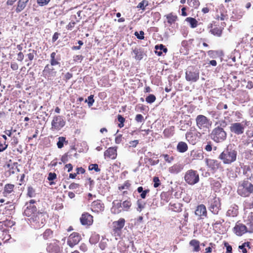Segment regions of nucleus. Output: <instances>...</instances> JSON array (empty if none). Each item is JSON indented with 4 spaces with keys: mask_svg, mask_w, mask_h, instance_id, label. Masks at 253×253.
<instances>
[{
    "mask_svg": "<svg viewBox=\"0 0 253 253\" xmlns=\"http://www.w3.org/2000/svg\"><path fill=\"white\" fill-rule=\"evenodd\" d=\"M237 151L231 144L228 145L220 154L218 158L224 164H231L236 161Z\"/></svg>",
    "mask_w": 253,
    "mask_h": 253,
    "instance_id": "nucleus-1",
    "label": "nucleus"
},
{
    "mask_svg": "<svg viewBox=\"0 0 253 253\" xmlns=\"http://www.w3.org/2000/svg\"><path fill=\"white\" fill-rule=\"evenodd\" d=\"M239 195L248 197L253 192V185L248 180H243L239 183L237 190Z\"/></svg>",
    "mask_w": 253,
    "mask_h": 253,
    "instance_id": "nucleus-2",
    "label": "nucleus"
},
{
    "mask_svg": "<svg viewBox=\"0 0 253 253\" xmlns=\"http://www.w3.org/2000/svg\"><path fill=\"white\" fill-rule=\"evenodd\" d=\"M47 215L45 213L38 212L29 219L31 224L36 228H40L44 226Z\"/></svg>",
    "mask_w": 253,
    "mask_h": 253,
    "instance_id": "nucleus-3",
    "label": "nucleus"
},
{
    "mask_svg": "<svg viewBox=\"0 0 253 253\" xmlns=\"http://www.w3.org/2000/svg\"><path fill=\"white\" fill-rule=\"evenodd\" d=\"M227 137L226 132L223 128L218 126L215 127L211 131V138L214 142L220 143L224 141Z\"/></svg>",
    "mask_w": 253,
    "mask_h": 253,
    "instance_id": "nucleus-4",
    "label": "nucleus"
},
{
    "mask_svg": "<svg viewBox=\"0 0 253 253\" xmlns=\"http://www.w3.org/2000/svg\"><path fill=\"white\" fill-rule=\"evenodd\" d=\"M221 204L219 198L211 196L208 200V208L214 214H217L220 210Z\"/></svg>",
    "mask_w": 253,
    "mask_h": 253,
    "instance_id": "nucleus-5",
    "label": "nucleus"
},
{
    "mask_svg": "<svg viewBox=\"0 0 253 253\" xmlns=\"http://www.w3.org/2000/svg\"><path fill=\"white\" fill-rule=\"evenodd\" d=\"M196 126L201 130L206 131L211 126L210 120L206 116L199 115L196 118Z\"/></svg>",
    "mask_w": 253,
    "mask_h": 253,
    "instance_id": "nucleus-6",
    "label": "nucleus"
},
{
    "mask_svg": "<svg viewBox=\"0 0 253 253\" xmlns=\"http://www.w3.org/2000/svg\"><path fill=\"white\" fill-rule=\"evenodd\" d=\"M184 180L189 185H194L199 181V175L196 170H187L184 175Z\"/></svg>",
    "mask_w": 253,
    "mask_h": 253,
    "instance_id": "nucleus-7",
    "label": "nucleus"
},
{
    "mask_svg": "<svg viewBox=\"0 0 253 253\" xmlns=\"http://www.w3.org/2000/svg\"><path fill=\"white\" fill-rule=\"evenodd\" d=\"M66 122L63 117L61 116H55L53 117L51 122V127L50 129L53 131H57L65 125Z\"/></svg>",
    "mask_w": 253,
    "mask_h": 253,
    "instance_id": "nucleus-8",
    "label": "nucleus"
},
{
    "mask_svg": "<svg viewBox=\"0 0 253 253\" xmlns=\"http://www.w3.org/2000/svg\"><path fill=\"white\" fill-rule=\"evenodd\" d=\"M185 79L189 82H196L199 79V70L188 69L185 73Z\"/></svg>",
    "mask_w": 253,
    "mask_h": 253,
    "instance_id": "nucleus-9",
    "label": "nucleus"
},
{
    "mask_svg": "<svg viewBox=\"0 0 253 253\" xmlns=\"http://www.w3.org/2000/svg\"><path fill=\"white\" fill-rule=\"evenodd\" d=\"M57 71L56 69L51 65H46L43 70V74L48 80H51L56 76Z\"/></svg>",
    "mask_w": 253,
    "mask_h": 253,
    "instance_id": "nucleus-10",
    "label": "nucleus"
},
{
    "mask_svg": "<svg viewBox=\"0 0 253 253\" xmlns=\"http://www.w3.org/2000/svg\"><path fill=\"white\" fill-rule=\"evenodd\" d=\"M233 232L236 235L241 236L245 233L249 232V228L238 222L233 228Z\"/></svg>",
    "mask_w": 253,
    "mask_h": 253,
    "instance_id": "nucleus-11",
    "label": "nucleus"
},
{
    "mask_svg": "<svg viewBox=\"0 0 253 253\" xmlns=\"http://www.w3.org/2000/svg\"><path fill=\"white\" fill-rule=\"evenodd\" d=\"M81 240V237L79 233L73 232L68 237L67 244L69 247L73 248L77 245Z\"/></svg>",
    "mask_w": 253,
    "mask_h": 253,
    "instance_id": "nucleus-12",
    "label": "nucleus"
},
{
    "mask_svg": "<svg viewBox=\"0 0 253 253\" xmlns=\"http://www.w3.org/2000/svg\"><path fill=\"white\" fill-rule=\"evenodd\" d=\"M230 129L232 132L239 135L244 132L245 126L240 123H235L231 124Z\"/></svg>",
    "mask_w": 253,
    "mask_h": 253,
    "instance_id": "nucleus-13",
    "label": "nucleus"
},
{
    "mask_svg": "<svg viewBox=\"0 0 253 253\" xmlns=\"http://www.w3.org/2000/svg\"><path fill=\"white\" fill-rule=\"evenodd\" d=\"M82 224L84 225H90L93 222V216L88 213H84L80 218Z\"/></svg>",
    "mask_w": 253,
    "mask_h": 253,
    "instance_id": "nucleus-14",
    "label": "nucleus"
},
{
    "mask_svg": "<svg viewBox=\"0 0 253 253\" xmlns=\"http://www.w3.org/2000/svg\"><path fill=\"white\" fill-rule=\"evenodd\" d=\"M91 210L96 212L102 211L104 209V206L103 203L100 200L93 201L91 205Z\"/></svg>",
    "mask_w": 253,
    "mask_h": 253,
    "instance_id": "nucleus-15",
    "label": "nucleus"
},
{
    "mask_svg": "<svg viewBox=\"0 0 253 253\" xmlns=\"http://www.w3.org/2000/svg\"><path fill=\"white\" fill-rule=\"evenodd\" d=\"M113 206L111 209V212L114 214H118L123 210L122 203L119 200H115L113 201Z\"/></svg>",
    "mask_w": 253,
    "mask_h": 253,
    "instance_id": "nucleus-16",
    "label": "nucleus"
},
{
    "mask_svg": "<svg viewBox=\"0 0 253 253\" xmlns=\"http://www.w3.org/2000/svg\"><path fill=\"white\" fill-rule=\"evenodd\" d=\"M206 163L209 168L213 170L217 169L220 166V163L217 160L211 159H206Z\"/></svg>",
    "mask_w": 253,
    "mask_h": 253,
    "instance_id": "nucleus-17",
    "label": "nucleus"
},
{
    "mask_svg": "<svg viewBox=\"0 0 253 253\" xmlns=\"http://www.w3.org/2000/svg\"><path fill=\"white\" fill-rule=\"evenodd\" d=\"M195 213L196 215L200 217H207V211L206 206L203 204L198 206L195 211Z\"/></svg>",
    "mask_w": 253,
    "mask_h": 253,
    "instance_id": "nucleus-18",
    "label": "nucleus"
},
{
    "mask_svg": "<svg viewBox=\"0 0 253 253\" xmlns=\"http://www.w3.org/2000/svg\"><path fill=\"white\" fill-rule=\"evenodd\" d=\"M183 167L182 164H175L169 168V171L171 174H176L182 170Z\"/></svg>",
    "mask_w": 253,
    "mask_h": 253,
    "instance_id": "nucleus-19",
    "label": "nucleus"
},
{
    "mask_svg": "<svg viewBox=\"0 0 253 253\" xmlns=\"http://www.w3.org/2000/svg\"><path fill=\"white\" fill-rule=\"evenodd\" d=\"M133 57L136 60H141L145 55L143 50L140 48H135L132 50Z\"/></svg>",
    "mask_w": 253,
    "mask_h": 253,
    "instance_id": "nucleus-20",
    "label": "nucleus"
},
{
    "mask_svg": "<svg viewBox=\"0 0 253 253\" xmlns=\"http://www.w3.org/2000/svg\"><path fill=\"white\" fill-rule=\"evenodd\" d=\"M125 220L124 218H120L118 221L113 222L114 230L117 232L120 231L125 225Z\"/></svg>",
    "mask_w": 253,
    "mask_h": 253,
    "instance_id": "nucleus-21",
    "label": "nucleus"
},
{
    "mask_svg": "<svg viewBox=\"0 0 253 253\" xmlns=\"http://www.w3.org/2000/svg\"><path fill=\"white\" fill-rule=\"evenodd\" d=\"M26 208L24 210V214L28 217H31L33 214H36L37 212V208L36 206H26Z\"/></svg>",
    "mask_w": 253,
    "mask_h": 253,
    "instance_id": "nucleus-22",
    "label": "nucleus"
},
{
    "mask_svg": "<svg viewBox=\"0 0 253 253\" xmlns=\"http://www.w3.org/2000/svg\"><path fill=\"white\" fill-rule=\"evenodd\" d=\"M238 214V206L236 205L230 207L226 212V216L229 217H235Z\"/></svg>",
    "mask_w": 253,
    "mask_h": 253,
    "instance_id": "nucleus-23",
    "label": "nucleus"
},
{
    "mask_svg": "<svg viewBox=\"0 0 253 253\" xmlns=\"http://www.w3.org/2000/svg\"><path fill=\"white\" fill-rule=\"evenodd\" d=\"M117 156V150L113 147L109 148L104 152V156L112 159H115Z\"/></svg>",
    "mask_w": 253,
    "mask_h": 253,
    "instance_id": "nucleus-24",
    "label": "nucleus"
},
{
    "mask_svg": "<svg viewBox=\"0 0 253 253\" xmlns=\"http://www.w3.org/2000/svg\"><path fill=\"white\" fill-rule=\"evenodd\" d=\"M190 157L192 160H202L203 159L204 156L203 153L200 151L192 150L190 152Z\"/></svg>",
    "mask_w": 253,
    "mask_h": 253,
    "instance_id": "nucleus-25",
    "label": "nucleus"
},
{
    "mask_svg": "<svg viewBox=\"0 0 253 253\" xmlns=\"http://www.w3.org/2000/svg\"><path fill=\"white\" fill-rule=\"evenodd\" d=\"M247 225L249 228V233L253 232V213L249 214L247 219Z\"/></svg>",
    "mask_w": 253,
    "mask_h": 253,
    "instance_id": "nucleus-26",
    "label": "nucleus"
},
{
    "mask_svg": "<svg viewBox=\"0 0 253 253\" xmlns=\"http://www.w3.org/2000/svg\"><path fill=\"white\" fill-rule=\"evenodd\" d=\"M156 51V53L158 56H161L162 54V51L165 53H167L168 49L162 44L159 45H156L155 47Z\"/></svg>",
    "mask_w": 253,
    "mask_h": 253,
    "instance_id": "nucleus-27",
    "label": "nucleus"
},
{
    "mask_svg": "<svg viewBox=\"0 0 253 253\" xmlns=\"http://www.w3.org/2000/svg\"><path fill=\"white\" fill-rule=\"evenodd\" d=\"M177 151L180 153H184L188 149V146L184 142H180L178 143L177 146Z\"/></svg>",
    "mask_w": 253,
    "mask_h": 253,
    "instance_id": "nucleus-28",
    "label": "nucleus"
},
{
    "mask_svg": "<svg viewBox=\"0 0 253 253\" xmlns=\"http://www.w3.org/2000/svg\"><path fill=\"white\" fill-rule=\"evenodd\" d=\"M29 0H19L16 11L18 13L21 11L26 6L27 2Z\"/></svg>",
    "mask_w": 253,
    "mask_h": 253,
    "instance_id": "nucleus-29",
    "label": "nucleus"
},
{
    "mask_svg": "<svg viewBox=\"0 0 253 253\" xmlns=\"http://www.w3.org/2000/svg\"><path fill=\"white\" fill-rule=\"evenodd\" d=\"M37 55V51L34 49H29L28 50V53L26 55V57L28 58V59H26L25 61L27 62L28 60L32 61L35 56Z\"/></svg>",
    "mask_w": 253,
    "mask_h": 253,
    "instance_id": "nucleus-30",
    "label": "nucleus"
},
{
    "mask_svg": "<svg viewBox=\"0 0 253 253\" xmlns=\"http://www.w3.org/2000/svg\"><path fill=\"white\" fill-rule=\"evenodd\" d=\"M189 244L190 246L193 247V251L194 252H199L200 250V242L195 239L192 240L190 243Z\"/></svg>",
    "mask_w": 253,
    "mask_h": 253,
    "instance_id": "nucleus-31",
    "label": "nucleus"
},
{
    "mask_svg": "<svg viewBox=\"0 0 253 253\" xmlns=\"http://www.w3.org/2000/svg\"><path fill=\"white\" fill-rule=\"evenodd\" d=\"M56 53L53 52H52L50 54V64L49 65H51L52 66H55L56 65L60 66V63L59 61L55 58Z\"/></svg>",
    "mask_w": 253,
    "mask_h": 253,
    "instance_id": "nucleus-32",
    "label": "nucleus"
},
{
    "mask_svg": "<svg viewBox=\"0 0 253 253\" xmlns=\"http://www.w3.org/2000/svg\"><path fill=\"white\" fill-rule=\"evenodd\" d=\"M185 21L190 24V27L192 28H195L197 26L198 21L196 19L192 17H187L185 19Z\"/></svg>",
    "mask_w": 253,
    "mask_h": 253,
    "instance_id": "nucleus-33",
    "label": "nucleus"
},
{
    "mask_svg": "<svg viewBox=\"0 0 253 253\" xmlns=\"http://www.w3.org/2000/svg\"><path fill=\"white\" fill-rule=\"evenodd\" d=\"M14 185L11 184H7L5 185L4 187V191L3 192L4 196H6V194L10 193L13 190Z\"/></svg>",
    "mask_w": 253,
    "mask_h": 253,
    "instance_id": "nucleus-34",
    "label": "nucleus"
},
{
    "mask_svg": "<svg viewBox=\"0 0 253 253\" xmlns=\"http://www.w3.org/2000/svg\"><path fill=\"white\" fill-rule=\"evenodd\" d=\"M58 141L57 143V145L58 148L61 149L64 146V143H65L66 144L68 143V141H66V138L63 136L59 137Z\"/></svg>",
    "mask_w": 253,
    "mask_h": 253,
    "instance_id": "nucleus-35",
    "label": "nucleus"
},
{
    "mask_svg": "<svg viewBox=\"0 0 253 253\" xmlns=\"http://www.w3.org/2000/svg\"><path fill=\"white\" fill-rule=\"evenodd\" d=\"M210 32L213 35L219 37L221 36L222 30L219 28H215L211 29Z\"/></svg>",
    "mask_w": 253,
    "mask_h": 253,
    "instance_id": "nucleus-36",
    "label": "nucleus"
},
{
    "mask_svg": "<svg viewBox=\"0 0 253 253\" xmlns=\"http://www.w3.org/2000/svg\"><path fill=\"white\" fill-rule=\"evenodd\" d=\"M177 16L170 13L167 16V19H168V22L170 24L174 23L177 20Z\"/></svg>",
    "mask_w": 253,
    "mask_h": 253,
    "instance_id": "nucleus-37",
    "label": "nucleus"
},
{
    "mask_svg": "<svg viewBox=\"0 0 253 253\" xmlns=\"http://www.w3.org/2000/svg\"><path fill=\"white\" fill-rule=\"evenodd\" d=\"M122 206L125 211H127L131 206V203L130 200H127L123 202Z\"/></svg>",
    "mask_w": 253,
    "mask_h": 253,
    "instance_id": "nucleus-38",
    "label": "nucleus"
},
{
    "mask_svg": "<svg viewBox=\"0 0 253 253\" xmlns=\"http://www.w3.org/2000/svg\"><path fill=\"white\" fill-rule=\"evenodd\" d=\"M189 5L195 8H197L199 6L200 3L198 0H187Z\"/></svg>",
    "mask_w": 253,
    "mask_h": 253,
    "instance_id": "nucleus-39",
    "label": "nucleus"
},
{
    "mask_svg": "<svg viewBox=\"0 0 253 253\" xmlns=\"http://www.w3.org/2000/svg\"><path fill=\"white\" fill-rule=\"evenodd\" d=\"M27 195L30 197H34L36 195L35 190L34 189V188L31 187H28V192H27Z\"/></svg>",
    "mask_w": 253,
    "mask_h": 253,
    "instance_id": "nucleus-40",
    "label": "nucleus"
},
{
    "mask_svg": "<svg viewBox=\"0 0 253 253\" xmlns=\"http://www.w3.org/2000/svg\"><path fill=\"white\" fill-rule=\"evenodd\" d=\"M52 234V231L50 229H47L44 231L42 235L44 239H47L48 238L51 237Z\"/></svg>",
    "mask_w": 253,
    "mask_h": 253,
    "instance_id": "nucleus-41",
    "label": "nucleus"
},
{
    "mask_svg": "<svg viewBox=\"0 0 253 253\" xmlns=\"http://www.w3.org/2000/svg\"><path fill=\"white\" fill-rule=\"evenodd\" d=\"M208 55L211 58H215L218 55L217 51L215 50H209L207 52Z\"/></svg>",
    "mask_w": 253,
    "mask_h": 253,
    "instance_id": "nucleus-42",
    "label": "nucleus"
},
{
    "mask_svg": "<svg viewBox=\"0 0 253 253\" xmlns=\"http://www.w3.org/2000/svg\"><path fill=\"white\" fill-rule=\"evenodd\" d=\"M88 169L89 170H94L96 172H99L100 169L98 168L97 164H90L88 166Z\"/></svg>",
    "mask_w": 253,
    "mask_h": 253,
    "instance_id": "nucleus-43",
    "label": "nucleus"
},
{
    "mask_svg": "<svg viewBox=\"0 0 253 253\" xmlns=\"http://www.w3.org/2000/svg\"><path fill=\"white\" fill-rule=\"evenodd\" d=\"M156 100V97L153 94H150L146 98V101L148 103H152Z\"/></svg>",
    "mask_w": 253,
    "mask_h": 253,
    "instance_id": "nucleus-44",
    "label": "nucleus"
},
{
    "mask_svg": "<svg viewBox=\"0 0 253 253\" xmlns=\"http://www.w3.org/2000/svg\"><path fill=\"white\" fill-rule=\"evenodd\" d=\"M118 120L120 123L118 125V126L120 128L124 126V123L125 121V119L121 115H119L118 116Z\"/></svg>",
    "mask_w": 253,
    "mask_h": 253,
    "instance_id": "nucleus-45",
    "label": "nucleus"
},
{
    "mask_svg": "<svg viewBox=\"0 0 253 253\" xmlns=\"http://www.w3.org/2000/svg\"><path fill=\"white\" fill-rule=\"evenodd\" d=\"M161 156H163L164 158L165 161L169 163H171L172 161L173 160V157L172 156L170 157L168 154H164Z\"/></svg>",
    "mask_w": 253,
    "mask_h": 253,
    "instance_id": "nucleus-46",
    "label": "nucleus"
},
{
    "mask_svg": "<svg viewBox=\"0 0 253 253\" xmlns=\"http://www.w3.org/2000/svg\"><path fill=\"white\" fill-rule=\"evenodd\" d=\"M153 181L154 182V187L155 188H157L161 184V182L158 177H154L153 179Z\"/></svg>",
    "mask_w": 253,
    "mask_h": 253,
    "instance_id": "nucleus-47",
    "label": "nucleus"
},
{
    "mask_svg": "<svg viewBox=\"0 0 253 253\" xmlns=\"http://www.w3.org/2000/svg\"><path fill=\"white\" fill-rule=\"evenodd\" d=\"M148 5V2L146 0H142L137 5V7L141 9H144L145 6Z\"/></svg>",
    "mask_w": 253,
    "mask_h": 253,
    "instance_id": "nucleus-48",
    "label": "nucleus"
},
{
    "mask_svg": "<svg viewBox=\"0 0 253 253\" xmlns=\"http://www.w3.org/2000/svg\"><path fill=\"white\" fill-rule=\"evenodd\" d=\"M94 102V100L93 99V95H91L88 97V105L89 107L91 106Z\"/></svg>",
    "mask_w": 253,
    "mask_h": 253,
    "instance_id": "nucleus-49",
    "label": "nucleus"
},
{
    "mask_svg": "<svg viewBox=\"0 0 253 253\" xmlns=\"http://www.w3.org/2000/svg\"><path fill=\"white\" fill-rule=\"evenodd\" d=\"M49 1L50 0H37V2L40 6H44L46 5Z\"/></svg>",
    "mask_w": 253,
    "mask_h": 253,
    "instance_id": "nucleus-50",
    "label": "nucleus"
},
{
    "mask_svg": "<svg viewBox=\"0 0 253 253\" xmlns=\"http://www.w3.org/2000/svg\"><path fill=\"white\" fill-rule=\"evenodd\" d=\"M56 178V174L55 173L50 172L48 174L47 179L52 181Z\"/></svg>",
    "mask_w": 253,
    "mask_h": 253,
    "instance_id": "nucleus-51",
    "label": "nucleus"
},
{
    "mask_svg": "<svg viewBox=\"0 0 253 253\" xmlns=\"http://www.w3.org/2000/svg\"><path fill=\"white\" fill-rule=\"evenodd\" d=\"M137 211H141L144 208V204H142L139 200L137 201Z\"/></svg>",
    "mask_w": 253,
    "mask_h": 253,
    "instance_id": "nucleus-52",
    "label": "nucleus"
},
{
    "mask_svg": "<svg viewBox=\"0 0 253 253\" xmlns=\"http://www.w3.org/2000/svg\"><path fill=\"white\" fill-rule=\"evenodd\" d=\"M135 35L136 36V37L138 39H140V40L144 39V32L142 31H140L139 34L138 32H136L135 33Z\"/></svg>",
    "mask_w": 253,
    "mask_h": 253,
    "instance_id": "nucleus-53",
    "label": "nucleus"
},
{
    "mask_svg": "<svg viewBox=\"0 0 253 253\" xmlns=\"http://www.w3.org/2000/svg\"><path fill=\"white\" fill-rule=\"evenodd\" d=\"M79 184L72 183L69 185V188L71 190H75L79 188Z\"/></svg>",
    "mask_w": 253,
    "mask_h": 253,
    "instance_id": "nucleus-54",
    "label": "nucleus"
},
{
    "mask_svg": "<svg viewBox=\"0 0 253 253\" xmlns=\"http://www.w3.org/2000/svg\"><path fill=\"white\" fill-rule=\"evenodd\" d=\"M224 246L226 248V252L225 253H232V247L230 245H229L228 244V243H224Z\"/></svg>",
    "mask_w": 253,
    "mask_h": 253,
    "instance_id": "nucleus-55",
    "label": "nucleus"
},
{
    "mask_svg": "<svg viewBox=\"0 0 253 253\" xmlns=\"http://www.w3.org/2000/svg\"><path fill=\"white\" fill-rule=\"evenodd\" d=\"M135 121L138 123H141L143 120V117L141 114H137L135 117Z\"/></svg>",
    "mask_w": 253,
    "mask_h": 253,
    "instance_id": "nucleus-56",
    "label": "nucleus"
},
{
    "mask_svg": "<svg viewBox=\"0 0 253 253\" xmlns=\"http://www.w3.org/2000/svg\"><path fill=\"white\" fill-rule=\"evenodd\" d=\"M83 56L81 55H77L74 57V61L80 62L83 59Z\"/></svg>",
    "mask_w": 253,
    "mask_h": 253,
    "instance_id": "nucleus-57",
    "label": "nucleus"
},
{
    "mask_svg": "<svg viewBox=\"0 0 253 253\" xmlns=\"http://www.w3.org/2000/svg\"><path fill=\"white\" fill-rule=\"evenodd\" d=\"M150 190L149 189H147L145 190H143L140 194V196L141 198L145 199L146 198V194L149 192Z\"/></svg>",
    "mask_w": 253,
    "mask_h": 253,
    "instance_id": "nucleus-58",
    "label": "nucleus"
},
{
    "mask_svg": "<svg viewBox=\"0 0 253 253\" xmlns=\"http://www.w3.org/2000/svg\"><path fill=\"white\" fill-rule=\"evenodd\" d=\"M216 19L218 20L221 21H224V20L226 19V15H224L222 13H221L220 15H217Z\"/></svg>",
    "mask_w": 253,
    "mask_h": 253,
    "instance_id": "nucleus-59",
    "label": "nucleus"
},
{
    "mask_svg": "<svg viewBox=\"0 0 253 253\" xmlns=\"http://www.w3.org/2000/svg\"><path fill=\"white\" fill-rule=\"evenodd\" d=\"M24 57V55L22 52H20L17 54V60L19 61H22Z\"/></svg>",
    "mask_w": 253,
    "mask_h": 253,
    "instance_id": "nucleus-60",
    "label": "nucleus"
},
{
    "mask_svg": "<svg viewBox=\"0 0 253 253\" xmlns=\"http://www.w3.org/2000/svg\"><path fill=\"white\" fill-rule=\"evenodd\" d=\"M76 171H77V174H80V173H84V172H85V170L84 168H82V167H80V168H77L76 169Z\"/></svg>",
    "mask_w": 253,
    "mask_h": 253,
    "instance_id": "nucleus-61",
    "label": "nucleus"
},
{
    "mask_svg": "<svg viewBox=\"0 0 253 253\" xmlns=\"http://www.w3.org/2000/svg\"><path fill=\"white\" fill-rule=\"evenodd\" d=\"M130 146L132 147H135L136 145L138 144V140H135L133 141H131L129 142Z\"/></svg>",
    "mask_w": 253,
    "mask_h": 253,
    "instance_id": "nucleus-62",
    "label": "nucleus"
},
{
    "mask_svg": "<svg viewBox=\"0 0 253 253\" xmlns=\"http://www.w3.org/2000/svg\"><path fill=\"white\" fill-rule=\"evenodd\" d=\"M75 22H70L67 25V29L68 30H72V29L75 26Z\"/></svg>",
    "mask_w": 253,
    "mask_h": 253,
    "instance_id": "nucleus-63",
    "label": "nucleus"
},
{
    "mask_svg": "<svg viewBox=\"0 0 253 253\" xmlns=\"http://www.w3.org/2000/svg\"><path fill=\"white\" fill-rule=\"evenodd\" d=\"M73 77L72 74L68 72L65 75V80L67 82Z\"/></svg>",
    "mask_w": 253,
    "mask_h": 253,
    "instance_id": "nucleus-64",
    "label": "nucleus"
}]
</instances>
